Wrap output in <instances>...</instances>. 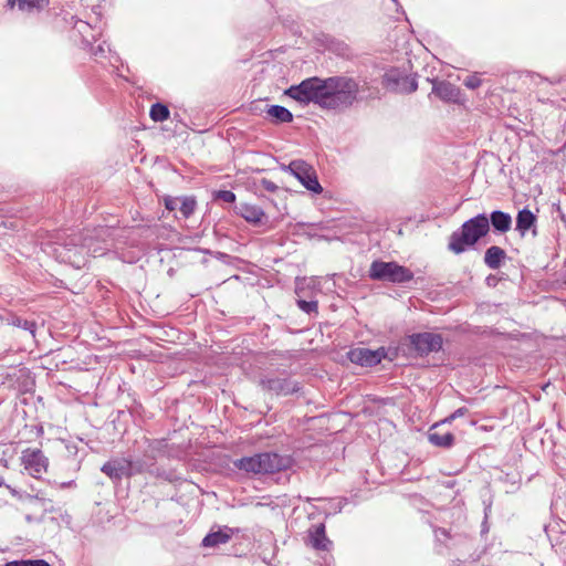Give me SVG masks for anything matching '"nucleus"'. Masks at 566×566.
Returning <instances> with one entry per match:
<instances>
[{
	"label": "nucleus",
	"instance_id": "nucleus-1",
	"mask_svg": "<svg viewBox=\"0 0 566 566\" xmlns=\"http://www.w3.org/2000/svg\"><path fill=\"white\" fill-rule=\"evenodd\" d=\"M359 84L348 76L321 78L313 76L285 90L284 94L303 104H315L322 109L344 112L358 101Z\"/></svg>",
	"mask_w": 566,
	"mask_h": 566
},
{
	"label": "nucleus",
	"instance_id": "nucleus-2",
	"mask_svg": "<svg viewBox=\"0 0 566 566\" xmlns=\"http://www.w3.org/2000/svg\"><path fill=\"white\" fill-rule=\"evenodd\" d=\"M489 231V217L485 213H480L463 222L460 229L452 232L448 248L455 254L463 253L468 248L474 247Z\"/></svg>",
	"mask_w": 566,
	"mask_h": 566
},
{
	"label": "nucleus",
	"instance_id": "nucleus-3",
	"mask_svg": "<svg viewBox=\"0 0 566 566\" xmlns=\"http://www.w3.org/2000/svg\"><path fill=\"white\" fill-rule=\"evenodd\" d=\"M291 463L290 457L275 452H263L241 458L234 462V465L248 473L272 474L289 469Z\"/></svg>",
	"mask_w": 566,
	"mask_h": 566
},
{
	"label": "nucleus",
	"instance_id": "nucleus-4",
	"mask_svg": "<svg viewBox=\"0 0 566 566\" xmlns=\"http://www.w3.org/2000/svg\"><path fill=\"white\" fill-rule=\"evenodd\" d=\"M368 276L374 281L405 284L413 279V272L395 261L375 260L369 266Z\"/></svg>",
	"mask_w": 566,
	"mask_h": 566
},
{
	"label": "nucleus",
	"instance_id": "nucleus-5",
	"mask_svg": "<svg viewBox=\"0 0 566 566\" xmlns=\"http://www.w3.org/2000/svg\"><path fill=\"white\" fill-rule=\"evenodd\" d=\"M283 169L289 170L307 190L314 193H321L323 191L315 169L305 160H292L287 166H284Z\"/></svg>",
	"mask_w": 566,
	"mask_h": 566
},
{
	"label": "nucleus",
	"instance_id": "nucleus-6",
	"mask_svg": "<svg viewBox=\"0 0 566 566\" xmlns=\"http://www.w3.org/2000/svg\"><path fill=\"white\" fill-rule=\"evenodd\" d=\"M408 342L409 346L419 357L428 356L431 353H438L442 349L443 345L442 336L430 332L411 334L408 336Z\"/></svg>",
	"mask_w": 566,
	"mask_h": 566
},
{
	"label": "nucleus",
	"instance_id": "nucleus-7",
	"mask_svg": "<svg viewBox=\"0 0 566 566\" xmlns=\"http://www.w3.org/2000/svg\"><path fill=\"white\" fill-rule=\"evenodd\" d=\"M384 85L387 90L400 94L413 93L418 88L416 77L399 69H391L385 73Z\"/></svg>",
	"mask_w": 566,
	"mask_h": 566
},
{
	"label": "nucleus",
	"instance_id": "nucleus-8",
	"mask_svg": "<svg viewBox=\"0 0 566 566\" xmlns=\"http://www.w3.org/2000/svg\"><path fill=\"white\" fill-rule=\"evenodd\" d=\"M348 359L356 365L373 367L378 365L386 357L384 347L378 349H369L365 347L350 349L347 354Z\"/></svg>",
	"mask_w": 566,
	"mask_h": 566
},
{
	"label": "nucleus",
	"instance_id": "nucleus-9",
	"mask_svg": "<svg viewBox=\"0 0 566 566\" xmlns=\"http://www.w3.org/2000/svg\"><path fill=\"white\" fill-rule=\"evenodd\" d=\"M260 385L266 391L283 396L295 394L301 389L300 382L290 378L280 377L262 378Z\"/></svg>",
	"mask_w": 566,
	"mask_h": 566
},
{
	"label": "nucleus",
	"instance_id": "nucleus-10",
	"mask_svg": "<svg viewBox=\"0 0 566 566\" xmlns=\"http://www.w3.org/2000/svg\"><path fill=\"white\" fill-rule=\"evenodd\" d=\"M46 458L39 449H27L22 452V462L33 475L46 470Z\"/></svg>",
	"mask_w": 566,
	"mask_h": 566
},
{
	"label": "nucleus",
	"instance_id": "nucleus-11",
	"mask_svg": "<svg viewBox=\"0 0 566 566\" xmlns=\"http://www.w3.org/2000/svg\"><path fill=\"white\" fill-rule=\"evenodd\" d=\"M235 212L253 226H264L268 222V216L263 209L255 205L240 203L235 206Z\"/></svg>",
	"mask_w": 566,
	"mask_h": 566
},
{
	"label": "nucleus",
	"instance_id": "nucleus-12",
	"mask_svg": "<svg viewBox=\"0 0 566 566\" xmlns=\"http://www.w3.org/2000/svg\"><path fill=\"white\" fill-rule=\"evenodd\" d=\"M310 545L316 551H331L333 542L326 536L325 524L318 523L308 530Z\"/></svg>",
	"mask_w": 566,
	"mask_h": 566
},
{
	"label": "nucleus",
	"instance_id": "nucleus-13",
	"mask_svg": "<svg viewBox=\"0 0 566 566\" xmlns=\"http://www.w3.org/2000/svg\"><path fill=\"white\" fill-rule=\"evenodd\" d=\"M432 93L441 101L448 103H458L460 98V88L447 81H432Z\"/></svg>",
	"mask_w": 566,
	"mask_h": 566
},
{
	"label": "nucleus",
	"instance_id": "nucleus-14",
	"mask_svg": "<svg viewBox=\"0 0 566 566\" xmlns=\"http://www.w3.org/2000/svg\"><path fill=\"white\" fill-rule=\"evenodd\" d=\"M442 421L440 423H434L430 427L428 431V440L431 444L439 448H451L454 443V436L450 431H441L440 427L443 426Z\"/></svg>",
	"mask_w": 566,
	"mask_h": 566
},
{
	"label": "nucleus",
	"instance_id": "nucleus-15",
	"mask_svg": "<svg viewBox=\"0 0 566 566\" xmlns=\"http://www.w3.org/2000/svg\"><path fill=\"white\" fill-rule=\"evenodd\" d=\"M101 471L114 481H120L123 478H128L127 459H112L103 464Z\"/></svg>",
	"mask_w": 566,
	"mask_h": 566
},
{
	"label": "nucleus",
	"instance_id": "nucleus-16",
	"mask_svg": "<svg viewBox=\"0 0 566 566\" xmlns=\"http://www.w3.org/2000/svg\"><path fill=\"white\" fill-rule=\"evenodd\" d=\"M536 216L527 208H524L520 210L516 216V231H518L520 234L524 237L527 231L532 230L533 235H536Z\"/></svg>",
	"mask_w": 566,
	"mask_h": 566
},
{
	"label": "nucleus",
	"instance_id": "nucleus-17",
	"mask_svg": "<svg viewBox=\"0 0 566 566\" xmlns=\"http://www.w3.org/2000/svg\"><path fill=\"white\" fill-rule=\"evenodd\" d=\"M233 531L230 527L219 528L218 531H211L207 534L202 539V546L205 547H216L220 544L228 543L232 537Z\"/></svg>",
	"mask_w": 566,
	"mask_h": 566
},
{
	"label": "nucleus",
	"instance_id": "nucleus-18",
	"mask_svg": "<svg viewBox=\"0 0 566 566\" xmlns=\"http://www.w3.org/2000/svg\"><path fill=\"white\" fill-rule=\"evenodd\" d=\"M49 2V0H7V6L11 9L18 6L20 11L33 13L44 10Z\"/></svg>",
	"mask_w": 566,
	"mask_h": 566
},
{
	"label": "nucleus",
	"instance_id": "nucleus-19",
	"mask_svg": "<svg viewBox=\"0 0 566 566\" xmlns=\"http://www.w3.org/2000/svg\"><path fill=\"white\" fill-rule=\"evenodd\" d=\"M489 226H492L496 232L505 233L511 229L512 218L507 212L494 210L490 214Z\"/></svg>",
	"mask_w": 566,
	"mask_h": 566
},
{
	"label": "nucleus",
	"instance_id": "nucleus-20",
	"mask_svg": "<svg viewBox=\"0 0 566 566\" xmlns=\"http://www.w3.org/2000/svg\"><path fill=\"white\" fill-rule=\"evenodd\" d=\"M146 447L143 450V455L146 458L149 462L156 461L158 457L164 455L167 452V443L163 440H145Z\"/></svg>",
	"mask_w": 566,
	"mask_h": 566
},
{
	"label": "nucleus",
	"instance_id": "nucleus-21",
	"mask_svg": "<svg viewBox=\"0 0 566 566\" xmlns=\"http://www.w3.org/2000/svg\"><path fill=\"white\" fill-rule=\"evenodd\" d=\"M506 258V252L497 247L492 245L484 253V263L492 270L499 269Z\"/></svg>",
	"mask_w": 566,
	"mask_h": 566
},
{
	"label": "nucleus",
	"instance_id": "nucleus-22",
	"mask_svg": "<svg viewBox=\"0 0 566 566\" xmlns=\"http://www.w3.org/2000/svg\"><path fill=\"white\" fill-rule=\"evenodd\" d=\"M151 462H149L144 455L136 459H127V474L132 478L137 474L148 473Z\"/></svg>",
	"mask_w": 566,
	"mask_h": 566
},
{
	"label": "nucleus",
	"instance_id": "nucleus-23",
	"mask_svg": "<svg viewBox=\"0 0 566 566\" xmlns=\"http://www.w3.org/2000/svg\"><path fill=\"white\" fill-rule=\"evenodd\" d=\"M266 113L272 117L275 124L291 123L293 120V114L281 105L269 106Z\"/></svg>",
	"mask_w": 566,
	"mask_h": 566
},
{
	"label": "nucleus",
	"instance_id": "nucleus-24",
	"mask_svg": "<svg viewBox=\"0 0 566 566\" xmlns=\"http://www.w3.org/2000/svg\"><path fill=\"white\" fill-rule=\"evenodd\" d=\"M148 474L153 478L163 479L168 482H176L181 479L175 470L157 468V467H155L154 462H151Z\"/></svg>",
	"mask_w": 566,
	"mask_h": 566
},
{
	"label": "nucleus",
	"instance_id": "nucleus-25",
	"mask_svg": "<svg viewBox=\"0 0 566 566\" xmlns=\"http://www.w3.org/2000/svg\"><path fill=\"white\" fill-rule=\"evenodd\" d=\"M8 324L24 331H29L33 337L35 335L36 323L34 321H29L20 316H12L8 319Z\"/></svg>",
	"mask_w": 566,
	"mask_h": 566
},
{
	"label": "nucleus",
	"instance_id": "nucleus-26",
	"mask_svg": "<svg viewBox=\"0 0 566 566\" xmlns=\"http://www.w3.org/2000/svg\"><path fill=\"white\" fill-rule=\"evenodd\" d=\"M169 109L165 104L156 103L151 106L149 116L154 122H164L169 118Z\"/></svg>",
	"mask_w": 566,
	"mask_h": 566
},
{
	"label": "nucleus",
	"instance_id": "nucleus-27",
	"mask_svg": "<svg viewBox=\"0 0 566 566\" xmlns=\"http://www.w3.org/2000/svg\"><path fill=\"white\" fill-rule=\"evenodd\" d=\"M197 201L193 197H182L179 201V211L184 218H189L196 210Z\"/></svg>",
	"mask_w": 566,
	"mask_h": 566
},
{
	"label": "nucleus",
	"instance_id": "nucleus-28",
	"mask_svg": "<svg viewBox=\"0 0 566 566\" xmlns=\"http://www.w3.org/2000/svg\"><path fill=\"white\" fill-rule=\"evenodd\" d=\"M297 305L303 312H305L307 314H312V313L317 314V312H318V304L316 301L298 300Z\"/></svg>",
	"mask_w": 566,
	"mask_h": 566
},
{
	"label": "nucleus",
	"instance_id": "nucleus-29",
	"mask_svg": "<svg viewBox=\"0 0 566 566\" xmlns=\"http://www.w3.org/2000/svg\"><path fill=\"white\" fill-rule=\"evenodd\" d=\"M213 198L227 203H232L235 201V193L230 190H218L213 193Z\"/></svg>",
	"mask_w": 566,
	"mask_h": 566
},
{
	"label": "nucleus",
	"instance_id": "nucleus-30",
	"mask_svg": "<svg viewBox=\"0 0 566 566\" xmlns=\"http://www.w3.org/2000/svg\"><path fill=\"white\" fill-rule=\"evenodd\" d=\"M463 84L470 90H475L482 84V80L476 74H473L469 75Z\"/></svg>",
	"mask_w": 566,
	"mask_h": 566
},
{
	"label": "nucleus",
	"instance_id": "nucleus-31",
	"mask_svg": "<svg viewBox=\"0 0 566 566\" xmlns=\"http://www.w3.org/2000/svg\"><path fill=\"white\" fill-rule=\"evenodd\" d=\"M179 201H180L179 197L167 196V197L164 198L165 207L169 211H174L177 208L179 209Z\"/></svg>",
	"mask_w": 566,
	"mask_h": 566
},
{
	"label": "nucleus",
	"instance_id": "nucleus-32",
	"mask_svg": "<svg viewBox=\"0 0 566 566\" xmlns=\"http://www.w3.org/2000/svg\"><path fill=\"white\" fill-rule=\"evenodd\" d=\"M468 411L469 410L465 407L458 408L449 417H447L444 420H442V423H451L454 419L463 417L464 415H467Z\"/></svg>",
	"mask_w": 566,
	"mask_h": 566
},
{
	"label": "nucleus",
	"instance_id": "nucleus-33",
	"mask_svg": "<svg viewBox=\"0 0 566 566\" xmlns=\"http://www.w3.org/2000/svg\"><path fill=\"white\" fill-rule=\"evenodd\" d=\"M260 187L269 192H275L279 189L272 180L265 178L260 180Z\"/></svg>",
	"mask_w": 566,
	"mask_h": 566
},
{
	"label": "nucleus",
	"instance_id": "nucleus-34",
	"mask_svg": "<svg viewBox=\"0 0 566 566\" xmlns=\"http://www.w3.org/2000/svg\"><path fill=\"white\" fill-rule=\"evenodd\" d=\"M25 566H51L44 559H25Z\"/></svg>",
	"mask_w": 566,
	"mask_h": 566
},
{
	"label": "nucleus",
	"instance_id": "nucleus-35",
	"mask_svg": "<svg viewBox=\"0 0 566 566\" xmlns=\"http://www.w3.org/2000/svg\"><path fill=\"white\" fill-rule=\"evenodd\" d=\"M436 537L438 541H442L441 537L449 538V532L446 528H437L434 531Z\"/></svg>",
	"mask_w": 566,
	"mask_h": 566
},
{
	"label": "nucleus",
	"instance_id": "nucleus-36",
	"mask_svg": "<svg viewBox=\"0 0 566 566\" xmlns=\"http://www.w3.org/2000/svg\"><path fill=\"white\" fill-rule=\"evenodd\" d=\"M4 566H25V559L8 562Z\"/></svg>",
	"mask_w": 566,
	"mask_h": 566
},
{
	"label": "nucleus",
	"instance_id": "nucleus-37",
	"mask_svg": "<svg viewBox=\"0 0 566 566\" xmlns=\"http://www.w3.org/2000/svg\"><path fill=\"white\" fill-rule=\"evenodd\" d=\"M495 281V277L493 275L488 276L486 282L489 285H491V282Z\"/></svg>",
	"mask_w": 566,
	"mask_h": 566
}]
</instances>
